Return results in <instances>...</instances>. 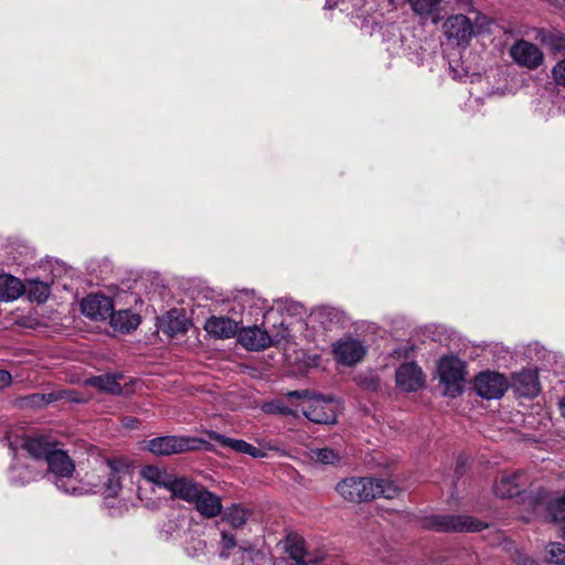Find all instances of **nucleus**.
I'll return each mask as SVG.
<instances>
[{"label":"nucleus","mask_w":565,"mask_h":565,"mask_svg":"<svg viewBox=\"0 0 565 565\" xmlns=\"http://www.w3.org/2000/svg\"><path fill=\"white\" fill-rule=\"evenodd\" d=\"M334 489L345 502L354 504L370 502L377 498L393 499L398 493V488L388 480L360 476L341 479Z\"/></svg>","instance_id":"obj_1"},{"label":"nucleus","mask_w":565,"mask_h":565,"mask_svg":"<svg viewBox=\"0 0 565 565\" xmlns=\"http://www.w3.org/2000/svg\"><path fill=\"white\" fill-rule=\"evenodd\" d=\"M286 396L289 399L302 401L301 412L309 420L326 425L337 422V407L331 398L326 399L320 395H315L309 390L289 391L286 393Z\"/></svg>","instance_id":"obj_2"},{"label":"nucleus","mask_w":565,"mask_h":565,"mask_svg":"<svg viewBox=\"0 0 565 565\" xmlns=\"http://www.w3.org/2000/svg\"><path fill=\"white\" fill-rule=\"evenodd\" d=\"M47 463V472L55 477L54 484L57 489L70 495H84L88 493L83 487H68L66 479L71 478L75 471L74 460L67 455L66 451L57 447L45 460Z\"/></svg>","instance_id":"obj_3"},{"label":"nucleus","mask_w":565,"mask_h":565,"mask_svg":"<svg viewBox=\"0 0 565 565\" xmlns=\"http://www.w3.org/2000/svg\"><path fill=\"white\" fill-rule=\"evenodd\" d=\"M145 448L156 456H170L201 448L210 450L211 445L203 439L194 437L162 436L148 440Z\"/></svg>","instance_id":"obj_4"},{"label":"nucleus","mask_w":565,"mask_h":565,"mask_svg":"<svg viewBox=\"0 0 565 565\" xmlns=\"http://www.w3.org/2000/svg\"><path fill=\"white\" fill-rule=\"evenodd\" d=\"M466 364L456 356H445L438 365L440 382L445 385L444 394L456 397L462 393Z\"/></svg>","instance_id":"obj_5"},{"label":"nucleus","mask_w":565,"mask_h":565,"mask_svg":"<svg viewBox=\"0 0 565 565\" xmlns=\"http://www.w3.org/2000/svg\"><path fill=\"white\" fill-rule=\"evenodd\" d=\"M426 526L438 532H480L487 524L467 515H434Z\"/></svg>","instance_id":"obj_6"},{"label":"nucleus","mask_w":565,"mask_h":565,"mask_svg":"<svg viewBox=\"0 0 565 565\" xmlns=\"http://www.w3.org/2000/svg\"><path fill=\"white\" fill-rule=\"evenodd\" d=\"M443 31L448 42L463 49L477 33L471 20L462 13L449 15L443 24Z\"/></svg>","instance_id":"obj_7"},{"label":"nucleus","mask_w":565,"mask_h":565,"mask_svg":"<svg viewBox=\"0 0 565 565\" xmlns=\"http://www.w3.org/2000/svg\"><path fill=\"white\" fill-rule=\"evenodd\" d=\"M509 387L504 375L498 372H482L475 380V388L479 396L486 399L501 398Z\"/></svg>","instance_id":"obj_8"},{"label":"nucleus","mask_w":565,"mask_h":565,"mask_svg":"<svg viewBox=\"0 0 565 565\" xmlns=\"http://www.w3.org/2000/svg\"><path fill=\"white\" fill-rule=\"evenodd\" d=\"M285 335H269L266 330L256 326L242 329L237 333L238 342L250 351H262L277 344Z\"/></svg>","instance_id":"obj_9"},{"label":"nucleus","mask_w":565,"mask_h":565,"mask_svg":"<svg viewBox=\"0 0 565 565\" xmlns=\"http://www.w3.org/2000/svg\"><path fill=\"white\" fill-rule=\"evenodd\" d=\"M510 56L518 65L529 70L537 68L544 60L539 46L526 40H518L510 49Z\"/></svg>","instance_id":"obj_10"},{"label":"nucleus","mask_w":565,"mask_h":565,"mask_svg":"<svg viewBox=\"0 0 565 565\" xmlns=\"http://www.w3.org/2000/svg\"><path fill=\"white\" fill-rule=\"evenodd\" d=\"M332 352L338 362L352 366L366 354L365 345L356 339H341L332 345Z\"/></svg>","instance_id":"obj_11"},{"label":"nucleus","mask_w":565,"mask_h":565,"mask_svg":"<svg viewBox=\"0 0 565 565\" xmlns=\"http://www.w3.org/2000/svg\"><path fill=\"white\" fill-rule=\"evenodd\" d=\"M82 312L92 320H105L110 318L114 302L110 297L104 295H88L82 300Z\"/></svg>","instance_id":"obj_12"},{"label":"nucleus","mask_w":565,"mask_h":565,"mask_svg":"<svg viewBox=\"0 0 565 565\" xmlns=\"http://www.w3.org/2000/svg\"><path fill=\"white\" fill-rule=\"evenodd\" d=\"M191 504H193L198 513L205 519L216 518L223 510L221 497L210 491L204 486L200 488V491Z\"/></svg>","instance_id":"obj_13"},{"label":"nucleus","mask_w":565,"mask_h":565,"mask_svg":"<svg viewBox=\"0 0 565 565\" xmlns=\"http://www.w3.org/2000/svg\"><path fill=\"white\" fill-rule=\"evenodd\" d=\"M395 379L397 386L405 392H415L425 384L424 373L414 362L402 364L396 371Z\"/></svg>","instance_id":"obj_14"},{"label":"nucleus","mask_w":565,"mask_h":565,"mask_svg":"<svg viewBox=\"0 0 565 565\" xmlns=\"http://www.w3.org/2000/svg\"><path fill=\"white\" fill-rule=\"evenodd\" d=\"M205 435L211 440L216 441L221 447L233 449L236 452L247 454L254 458H260L264 456V452L260 449L254 447L245 440L230 438L214 430H206Z\"/></svg>","instance_id":"obj_15"},{"label":"nucleus","mask_w":565,"mask_h":565,"mask_svg":"<svg viewBox=\"0 0 565 565\" xmlns=\"http://www.w3.org/2000/svg\"><path fill=\"white\" fill-rule=\"evenodd\" d=\"M526 484L525 475L521 471L503 475L494 486V492L500 498H513L518 495Z\"/></svg>","instance_id":"obj_16"},{"label":"nucleus","mask_w":565,"mask_h":565,"mask_svg":"<svg viewBox=\"0 0 565 565\" xmlns=\"http://www.w3.org/2000/svg\"><path fill=\"white\" fill-rule=\"evenodd\" d=\"M513 388L524 397H534L540 393V382L536 371L524 370L513 376Z\"/></svg>","instance_id":"obj_17"},{"label":"nucleus","mask_w":565,"mask_h":565,"mask_svg":"<svg viewBox=\"0 0 565 565\" xmlns=\"http://www.w3.org/2000/svg\"><path fill=\"white\" fill-rule=\"evenodd\" d=\"M202 486L191 478L174 476L169 491L172 499H180L191 504Z\"/></svg>","instance_id":"obj_18"},{"label":"nucleus","mask_w":565,"mask_h":565,"mask_svg":"<svg viewBox=\"0 0 565 565\" xmlns=\"http://www.w3.org/2000/svg\"><path fill=\"white\" fill-rule=\"evenodd\" d=\"M204 329L217 339H230L238 333L237 322L227 317H211L206 320Z\"/></svg>","instance_id":"obj_19"},{"label":"nucleus","mask_w":565,"mask_h":565,"mask_svg":"<svg viewBox=\"0 0 565 565\" xmlns=\"http://www.w3.org/2000/svg\"><path fill=\"white\" fill-rule=\"evenodd\" d=\"M23 448L28 454L36 460H46L52 451L56 448V444L51 443L46 437H29L24 440Z\"/></svg>","instance_id":"obj_20"},{"label":"nucleus","mask_w":565,"mask_h":565,"mask_svg":"<svg viewBox=\"0 0 565 565\" xmlns=\"http://www.w3.org/2000/svg\"><path fill=\"white\" fill-rule=\"evenodd\" d=\"M122 375H99L93 376L87 380V384L98 388L99 391L111 393L114 395H120L130 392V390H125L120 384L119 380H122Z\"/></svg>","instance_id":"obj_21"},{"label":"nucleus","mask_w":565,"mask_h":565,"mask_svg":"<svg viewBox=\"0 0 565 565\" xmlns=\"http://www.w3.org/2000/svg\"><path fill=\"white\" fill-rule=\"evenodd\" d=\"M140 475L146 481L167 490H170L175 476L170 473L167 469L157 466L143 467Z\"/></svg>","instance_id":"obj_22"},{"label":"nucleus","mask_w":565,"mask_h":565,"mask_svg":"<svg viewBox=\"0 0 565 565\" xmlns=\"http://www.w3.org/2000/svg\"><path fill=\"white\" fill-rule=\"evenodd\" d=\"M24 292L22 281L11 275H0V301L18 299Z\"/></svg>","instance_id":"obj_23"},{"label":"nucleus","mask_w":565,"mask_h":565,"mask_svg":"<svg viewBox=\"0 0 565 565\" xmlns=\"http://www.w3.org/2000/svg\"><path fill=\"white\" fill-rule=\"evenodd\" d=\"M109 320L111 327L120 332H130L140 323V317L129 310H113Z\"/></svg>","instance_id":"obj_24"},{"label":"nucleus","mask_w":565,"mask_h":565,"mask_svg":"<svg viewBox=\"0 0 565 565\" xmlns=\"http://www.w3.org/2000/svg\"><path fill=\"white\" fill-rule=\"evenodd\" d=\"M415 15L427 19L438 13L441 0H406Z\"/></svg>","instance_id":"obj_25"},{"label":"nucleus","mask_w":565,"mask_h":565,"mask_svg":"<svg viewBox=\"0 0 565 565\" xmlns=\"http://www.w3.org/2000/svg\"><path fill=\"white\" fill-rule=\"evenodd\" d=\"M310 460L320 465H338L341 461V455L332 448H312L308 454Z\"/></svg>","instance_id":"obj_26"},{"label":"nucleus","mask_w":565,"mask_h":565,"mask_svg":"<svg viewBox=\"0 0 565 565\" xmlns=\"http://www.w3.org/2000/svg\"><path fill=\"white\" fill-rule=\"evenodd\" d=\"M249 515L250 512L246 508L233 504L226 509L223 519L233 527H242L247 522Z\"/></svg>","instance_id":"obj_27"},{"label":"nucleus","mask_w":565,"mask_h":565,"mask_svg":"<svg viewBox=\"0 0 565 565\" xmlns=\"http://www.w3.org/2000/svg\"><path fill=\"white\" fill-rule=\"evenodd\" d=\"M546 509L554 522L565 521V489L562 494H557L548 500Z\"/></svg>","instance_id":"obj_28"},{"label":"nucleus","mask_w":565,"mask_h":565,"mask_svg":"<svg viewBox=\"0 0 565 565\" xmlns=\"http://www.w3.org/2000/svg\"><path fill=\"white\" fill-rule=\"evenodd\" d=\"M24 291H26L30 300L42 303L49 298L51 289L46 282L30 281L28 287H24Z\"/></svg>","instance_id":"obj_29"},{"label":"nucleus","mask_w":565,"mask_h":565,"mask_svg":"<svg viewBox=\"0 0 565 565\" xmlns=\"http://www.w3.org/2000/svg\"><path fill=\"white\" fill-rule=\"evenodd\" d=\"M286 551L290 558L302 562L306 556V542L301 536L289 535L287 537Z\"/></svg>","instance_id":"obj_30"},{"label":"nucleus","mask_w":565,"mask_h":565,"mask_svg":"<svg viewBox=\"0 0 565 565\" xmlns=\"http://www.w3.org/2000/svg\"><path fill=\"white\" fill-rule=\"evenodd\" d=\"M61 397L57 393H49V394H32L26 396L24 399L28 404L35 407H43L49 405L50 403L57 401Z\"/></svg>","instance_id":"obj_31"},{"label":"nucleus","mask_w":565,"mask_h":565,"mask_svg":"<svg viewBox=\"0 0 565 565\" xmlns=\"http://www.w3.org/2000/svg\"><path fill=\"white\" fill-rule=\"evenodd\" d=\"M543 43L553 51H565V36L559 33H548L544 35Z\"/></svg>","instance_id":"obj_32"},{"label":"nucleus","mask_w":565,"mask_h":565,"mask_svg":"<svg viewBox=\"0 0 565 565\" xmlns=\"http://www.w3.org/2000/svg\"><path fill=\"white\" fill-rule=\"evenodd\" d=\"M550 561L557 565H565V545L551 543L548 548Z\"/></svg>","instance_id":"obj_33"},{"label":"nucleus","mask_w":565,"mask_h":565,"mask_svg":"<svg viewBox=\"0 0 565 565\" xmlns=\"http://www.w3.org/2000/svg\"><path fill=\"white\" fill-rule=\"evenodd\" d=\"M105 487L107 495L115 497L121 488L119 477L116 473H110Z\"/></svg>","instance_id":"obj_34"},{"label":"nucleus","mask_w":565,"mask_h":565,"mask_svg":"<svg viewBox=\"0 0 565 565\" xmlns=\"http://www.w3.org/2000/svg\"><path fill=\"white\" fill-rule=\"evenodd\" d=\"M553 78L556 82V84L565 86V60L558 62L553 67Z\"/></svg>","instance_id":"obj_35"},{"label":"nucleus","mask_w":565,"mask_h":565,"mask_svg":"<svg viewBox=\"0 0 565 565\" xmlns=\"http://www.w3.org/2000/svg\"><path fill=\"white\" fill-rule=\"evenodd\" d=\"M273 412L281 414V415H291L297 416L298 412L292 409L291 407L285 405L282 402H277L273 405Z\"/></svg>","instance_id":"obj_36"},{"label":"nucleus","mask_w":565,"mask_h":565,"mask_svg":"<svg viewBox=\"0 0 565 565\" xmlns=\"http://www.w3.org/2000/svg\"><path fill=\"white\" fill-rule=\"evenodd\" d=\"M454 2L459 10L476 12L472 0H454Z\"/></svg>","instance_id":"obj_37"},{"label":"nucleus","mask_w":565,"mask_h":565,"mask_svg":"<svg viewBox=\"0 0 565 565\" xmlns=\"http://www.w3.org/2000/svg\"><path fill=\"white\" fill-rule=\"evenodd\" d=\"M222 544L226 550H231L236 546L235 536L232 534H227L226 532L222 533Z\"/></svg>","instance_id":"obj_38"},{"label":"nucleus","mask_w":565,"mask_h":565,"mask_svg":"<svg viewBox=\"0 0 565 565\" xmlns=\"http://www.w3.org/2000/svg\"><path fill=\"white\" fill-rule=\"evenodd\" d=\"M106 463L109 467V469L111 470V473H116V475L118 471H120L125 467L124 461L119 460V459H113V460L107 459Z\"/></svg>","instance_id":"obj_39"},{"label":"nucleus","mask_w":565,"mask_h":565,"mask_svg":"<svg viewBox=\"0 0 565 565\" xmlns=\"http://www.w3.org/2000/svg\"><path fill=\"white\" fill-rule=\"evenodd\" d=\"M11 374L4 370H0V388L7 387L11 383Z\"/></svg>","instance_id":"obj_40"},{"label":"nucleus","mask_w":565,"mask_h":565,"mask_svg":"<svg viewBox=\"0 0 565 565\" xmlns=\"http://www.w3.org/2000/svg\"><path fill=\"white\" fill-rule=\"evenodd\" d=\"M122 423L124 425L127 427V428H130V429H134L137 427V424H138V419L134 418V417H125L122 419Z\"/></svg>","instance_id":"obj_41"},{"label":"nucleus","mask_w":565,"mask_h":565,"mask_svg":"<svg viewBox=\"0 0 565 565\" xmlns=\"http://www.w3.org/2000/svg\"><path fill=\"white\" fill-rule=\"evenodd\" d=\"M192 543L194 545V550L199 552H203L204 548L206 547V543L202 540H193Z\"/></svg>","instance_id":"obj_42"},{"label":"nucleus","mask_w":565,"mask_h":565,"mask_svg":"<svg viewBox=\"0 0 565 565\" xmlns=\"http://www.w3.org/2000/svg\"><path fill=\"white\" fill-rule=\"evenodd\" d=\"M518 562H519L520 565H535L534 561H532L531 558L525 557V556L524 557H520Z\"/></svg>","instance_id":"obj_43"},{"label":"nucleus","mask_w":565,"mask_h":565,"mask_svg":"<svg viewBox=\"0 0 565 565\" xmlns=\"http://www.w3.org/2000/svg\"><path fill=\"white\" fill-rule=\"evenodd\" d=\"M561 413L565 417V397L559 403Z\"/></svg>","instance_id":"obj_44"},{"label":"nucleus","mask_w":565,"mask_h":565,"mask_svg":"<svg viewBox=\"0 0 565 565\" xmlns=\"http://www.w3.org/2000/svg\"><path fill=\"white\" fill-rule=\"evenodd\" d=\"M484 19H486V17H483L479 12H477L476 25L478 26L479 25V21L480 20H484Z\"/></svg>","instance_id":"obj_45"},{"label":"nucleus","mask_w":565,"mask_h":565,"mask_svg":"<svg viewBox=\"0 0 565 565\" xmlns=\"http://www.w3.org/2000/svg\"><path fill=\"white\" fill-rule=\"evenodd\" d=\"M324 8H326V9H332V8H333V6H332L331 3H329V2H327V3H326V6H324Z\"/></svg>","instance_id":"obj_46"},{"label":"nucleus","mask_w":565,"mask_h":565,"mask_svg":"<svg viewBox=\"0 0 565 565\" xmlns=\"http://www.w3.org/2000/svg\"><path fill=\"white\" fill-rule=\"evenodd\" d=\"M173 332H178V331H185V328H178V329H172Z\"/></svg>","instance_id":"obj_47"},{"label":"nucleus","mask_w":565,"mask_h":565,"mask_svg":"<svg viewBox=\"0 0 565 565\" xmlns=\"http://www.w3.org/2000/svg\"><path fill=\"white\" fill-rule=\"evenodd\" d=\"M296 565H307V563L305 561L302 562H296Z\"/></svg>","instance_id":"obj_48"}]
</instances>
